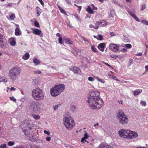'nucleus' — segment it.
Returning <instances> with one entry per match:
<instances>
[{
	"label": "nucleus",
	"mask_w": 148,
	"mask_h": 148,
	"mask_svg": "<svg viewBox=\"0 0 148 148\" xmlns=\"http://www.w3.org/2000/svg\"><path fill=\"white\" fill-rule=\"evenodd\" d=\"M100 94L99 92L97 90L92 91L89 93L87 102L91 109H99L103 105V102L100 97Z\"/></svg>",
	"instance_id": "nucleus-1"
},
{
	"label": "nucleus",
	"mask_w": 148,
	"mask_h": 148,
	"mask_svg": "<svg viewBox=\"0 0 148 148\" xmlns=\"http://www.w3.org/2000/svg\"><path fill=\"white\" fill-rule=\"evenodd\" d=\"M119 136L123 138H126L129 139H132L136 138L138 136V134L134 131H132L130 130L121 129L119 131Z\"/></svg>",
	"instance_id": "nucleus-2"
},
{
	"label": "nucleus",
	"mask_w": 148,
	"mask_h": 148,
	"mask_svg": "<svg viewBox=\"0 0 148 148\" xmlns=\"http://www.w3.org/2000/svg\"><path fill=\"white\" fill-rule=\"evenodd\" d=\"M65 88V86L63 84L56 85L51 89L50 94L52 96L56 97L64 91Z\"/></svg>",
	"instance_id": "nucleus-3"
},
{
	"label": "nucleus",
	"mask_w": 148,
	"mask_h": 148,
	"mask_svg": "<svg viewBox=\"0 0 148 148\" xmlns=\"http://www.w3.org/2000/svg\"><path fill=\"white\" fill-rule=\"evenodd\" d=\"M33 98L36 101H41L44 99V94L42 90L39 88L34 89L32 92Z\"/></svg>",
	"instance_id": "nucleus-4"
},
{
	"label": "nucleus",
	"mask_w": 148,
	"mask_h": 148,
	"mask_svg": "<svg viewBox=\"0 0 148 148\" xmlns=\"http://www.w3.org/2000/svg\"><path fill=\"white\" fill-rule=\"evenodd\" d=\"M21 70L18 67H14L10 69L9 75L11 80L15 81L21 73Z\"/></svg>",
	"instance_id": "nucleus-5"
},
{
	"label": "nucleus",
	"mask_w": 148,
	"mask_h": 148,
	"mask_svg": "<svg viewBox=\"0 0 148 148\" xmlns=\"http://www.w3.org/2000/svg\"><path fill=\"white\" fill-rule=\"evenodd\" d=\"M116 118L119 122L122 125L127 123L129 121L127 116L121 110L118 111L117 114Z\"/></svg>",
	"instance_id": "nucleus-6"
},
{
	"label": "nucleus",
	"mask_w": 148,
	"mask_h": 148,
	"mask_svg": "<svg viewBox=\"0 0 148 148\" xmlns=\"http://www.w3.org/2000/svg\"><path fill=\"white\" fill-rule=\"evenodd\" d=\"M64 125L68 130L72 129L75 125V123L73 119L71 116H66L63 118Z\"/></svg>",
	"instance_id": "nucleus-7"
},
{
	"label": "nucleus",
	"mask_w": 148,
	"mask_h": 148,
	"mask_svg": "<svg viewBox=\"0 0 148 148\" xmlns=\"http://www.w3.org/2000/svg\"><path fill=\"white\" fill-rule=\"evenodd\" d=\"M29 108L31 112L37 113L41 109V104L39 102L33 101L30 103Z\"/></svg>",
	"instance_id": "nucleus-8"
},
{
	"label": "nucleus",
	"mask_w": 148,
	"mask_h": 148,
	"mask_svg": "<svg viewBox=\"0 0 148 148\" xmlns=\"http://www.w3.org/2000/svg\"><path fill=\"white\" fill-rule=\"evenodd\" d=\"M23 122L25 124V126H26V125H27V127L25 129V128L23 129V131L24 134H25L26 131L28 130H31L32 128L33 127L34 125L31 121L25 120L24 121H23Z\"/></svg>",
	"instance_id": "nucleus-9"
},
{
	"label": "nucleus",
	"mask_w": 148,
	"mask_h": 148,
	"mask_svg": "<svg viewBox=\"0 0 148 148\" xmlns=\"http://www.w3.org/2000/svg\"><path fill=\"white\" fill-rule=\"evenodd\" d=\"M119 45L114 43H111L109 46V48L113 52H116L119 49Z\"/></svg>",
	"instance_id": "nucleus-10"
},
{
	"label": "nucleus",
	"mask_w": 148,
	"mask_h": 148,
	"mask_svg": "<svg viewBox=\"0 0 148 148\" xmlns=\"http://www.w3.org/2000/svg\"><path fill=\"white\" fill-rule=\"evenodd\" d=\"M32 29L33 30V33L34 34L39 36L41 37L43 36V34L40 30L36 28H32Z\"/></svg>",
	"instance_id": "nucleus-11"
},
{
	"label": "nucleus",
	"mask_w": 148,
	"mask_h": 148,
	"mask_svg": "<svg viewBox=\"0 0 148 148\" xmlns=\"http://www.w3.org/2000/svg\"><path fill=\"white\" fill-rule=\"evenodd\" d=\"M16 27L15 30V34L16 36H19L21 34V32L19 28L18 25H16Z\"/></svg>",
	"instance_id": "nucleus-12"
},
{
	"label": "nucleus",
	"mask_w": 148,
	"mask_h": 148,
	"mask_svg": "<svg viewBox=\"0 0 148 148\" xmlns=\"http://www.w3.org/2000/svg\"><path fill=\"white\" fill-rule=\"evenodd\" d=\"M70 69L75 73L78 74L80 73L81 72L80 69L77 66H74L72 67Z\"/></svg>",
	"instance_id": "nucleus-13"
},
{
	"label": "nucleus",
	"mask_w": 148,
	"mask_h": 148,
	"mask_svg": "<svg viewBox=\"0 0 148 148\" xmlns=\"http://www.w3.org/2000/svg\"><path fill=\"white\" fill-rule=\"evenodd\" d=\"M8 41L10 44L12 46H14L16 44V38L14 37L10 38Z\"/></svg>",
	"instance_id": "nucleus-14"
},
{
	"label": "nucleus",
	"mask_w": 148,
	"mask_h": 148,
	"mask_svg": "<svg viewBox=\"0 0 148 148\" xmlns=\"http://www.w3.org/2000/svg\"><path fill=\"white\" fill-rule=\"evenodd\" d=\"M96 25L98 27H103L106 25V22L104 20H101L97 22Z\"/></svg>",
	"instance_id": "nucleus-15"
},
{
	"label": "nucleus",
	"mask_w": 148,
	"mask_h": 148,
	"mask_svg": "<svg viewBox=\"0 0 148 148\" xmlns=\"http://www.w3.org/2000/svg\"><path fill=\"white\" fill-rule=\"evenodd\" d=\"M99 148H113L112 146L107 143H101L99 145Z\"/></svg>",
	"instance_id": "nucleus-16"
},
{
	"label": "nucleus",
	"mask_w": 148,
	"mask_h": 148,
	"mask_svg": "<svg viewBox=\"0 0 148 148\" xmlns=\"http://www.w3.org/2000/svg\"><path fill=\"white\" fill-rule=\"evenodd\" d=\"M105 47V45L104 43H101L97 47L100 51H104Z\"/></svg>",
	"instance_id": "nucleus-17"
},
{
	"label": "nucleus",
	"mask_w": 148,
	"mask_h": 148,
	"mask_svg": "<svg viewBox=\"0 0 148 148\" xmlns=\"http://www.w3.org/2000/svg\"><path fill=\"white\" fill-rule=\"evenodd\" d=\"M142 90L141 89H137L133 91L132 92L134 95L135 96H136L140 94L142 92Z\"/></svg>",
	"instance_id": "nucleus-18"
},
{
	"label": "nucleus",
	"mask_w": 148,
	"mask_h": 148,
	"mask_svg": "<svg viewBox=\"0 0 148 148\" xmlns=\"http://www.w3.org/2000/svg\"><path fill=\"white\" fill-rule=\"evenodd\" d=\"M30 56L29 54V53L27 52L25 54L23 55L22 57L23 59L25 60H28Z\"/></svg>",
	"instance_id": "nucleus-19"
},
{
	"label": "nucleus",
	"mask_w": 148,
	"mask_h": 148,
	"mask_svg": "<svg viewBox=\"0 0 148 148\" xmlns=\"http://www.w3.org/2000/svg\"><path fill=\"white\" fill-rule=\"evenodd\" d=\"M33 62L34 64L35 65H37L40 63L39 60L36 58H34L33 59Z\"/></svg>",
	"instance_id": "nucleus-20"
},
{
	"label": "nucleus",
	"mask_w": 148,
	"mask_h": 148,
	"mask_svg": "<svg viewBox=\"0 0 148 148\" xmlns=\"http://www.w3.org/2000/svg\"><path fill=\"white\" fill-rule=\"evenodd\" d=\"M112 2L113 3L117 5L119 7L121 8H123V6L122 4L119 2H118L115 0H113L112 1Z\"/></svg>",
	"instance_id": "nucleus-21"
},
{
	"label": "nucleus",
	"mask_w": 148,
	"mask_h": 148,
	"mask_svg": "<svg viewBox=\"0 0 148 148\" xmlns=\"http://www.w3.org/2000/svg\"><path fill=\"white\" fill-rule=\"evenodd\" d=\"M37 16H39L41 13L42 12V10L39 7H38L36 8Z\"/></svg>",
	"instance_id": "nucleus-22"
},
{
	"label": "nucleus",
	"mask_w": 148,
	"mask_h": 148,
	"mask_svg": "<svg viewBox=\"0 0 148 148\" xmlns=\"http://www.w3.org/2000/svg\"><path fill=\"white\" fill-rule=\"evenodd\" d=\"M86 10L90 14H92L94 13L92 9H91L89 6H88V8Z\"/></svg>",
	"instance_id": "nucleus-23"
},
{
	"label": "nucleus",
	"mask_w": 148,
	"mask_h": 148,
	"mask_svg": "<svg viewBox=\"0 0 148 148\" xmlns=\"http://www.w3.org/2000/svg\"><path fill=\"white\" fill-rule=\"evenodd\" d=\"M7 82V79L3 77H0V82Z\"/></svg>",
	"instance_id": "nucleus-24"
},
{
	"label": "nucleus",
	"mask_w": 148,
	"mask_h": 148,
	"mask_svg": "<svg viewBox=\"0 0 148 148\" xmlns=\"http://www.w3.org/2000/svg\"><path fill=\"white\" fill-rule=\"evenodd\" d=\"M91 48L92 51L94 52L98 53V51L97 49L95 47L94 45H92Z\"/></svg>",
	"instance_id": "nucleus-25"
},
{
	"label": "nucleus",
	"mask_w": 148,
	"mask_h": 148,
	"mask_svg": "<svg viewBox=\"0 0 148 148\" xmlns=\"http://www.w3.org/2000/svg\"><path fill=\"white\" fill-rule=\"evenodd\" d=\"M58 8L60 12L64 15H66L67 14L65 10L62 8H61L60 6H58Z\"/></svg>",
	"instance_id": "nucleus-26"
},
{
	"label": "nucleus",
	"mask_w": 148,
	"mask_h": 148,
	"mask_svg": "<svg viewBox=\"0 0 148 148\" xmlns=\"http://www.w3.org/2000/svg\"><path fill=\"white\" fill-rule=\"evenodd\" d=\"M109 14L110 16L113 17L115 15L114 11L113 10H111Z\"/></svg>",
	"instance_id": "nucleus-27"
},
{
	"label": "nucleus",
	"mask_w": 148,
	"mask_h": 148,
	"mask_svg": "<svg viewBox=\"0 0 148 148\" xmlns=\"http://www.w3.org/2000/svg\"><path fill=\"white\" fill-rule=\"evenodd\" d=\"M94 37L99 40H102L103 38L102 36L100 34H98L97 35V38L96 36H94Z\"/></svg>",
	"instance_id": "nucleus-28"
},
{
	"label": "nucleus",
	"mask_w": 148,
	"mask_h": 148,
	"mask_svg": "<svg viewBox=\"0 0 148 148\" xmlns=\"http://www.w3.org/2000/svg\"><path fill=\"white\" fill-rule=\"evenodd\" d=\"M89 27L91 28H93L95 29H97L98 28V26L96 25V23H95V25L94 26L92 24H90L89 25Z\"/></svg>",
	"instance_id": "nucleus-29"
},
{
	"label": "nucleus",
	"mask_w": 148,
	"mask_h": 148,
	"mask_svg": "<svg viewBox=\"0 0 148 148\" xmlns=\"http://www.w3.org/2000/svg\"><path fill=\"white\" fill-rule=\"evenodd\" d=\"M95 77L96 79L98 80V81H99L101 83L103 84L104 83V81L102 79H101L100 78H99L97 76H95Z\"/></svg>",
	"instance_id": "nucleus-30"
},
{
	"label": "nucleus",
	"mask_w": 148,
	"mask_h": 148,
	"mask_svg": "<svg viewBox=\"0 0 148 148\" xmlns=\"http://www.w3.org/2000/svg\"><path fill=\"white\" fill-rule=\"evenodd\" d=\"M72 52L75 56L77 55L78 51L77 49H73L72 51Z\"/></svg>",
	"instance_id": "nucleus-31"
},
{
	"label": "nucleus",
	"mask_w": 148,
	"mask_h": 148,
	"mask_svg": "<svg viewBox=\"0 0 148 148\" xmlns=\"http://www.w3.org/2000/svg\"><path fill=\"white\" fill-rule=\"evenodd\" d=\"M32 116L33 118L36 120L39 119L40 118V116L39 115L36 114H32Z\"/></svg>",
	"instance_id": "nucleus-32"
},
{
	"label": "nucleus",
	"mask_w": 148,
	"mask_h": 148,
	"mask_svg": "<svg viewBox=\"0 0 148 148\" xmlns=\"http://www.w3.org/2000/svg\"><path fill=\"white\" fill-rule=\"evenodd\" d=\"M75 18L78 21H79L80 22H81V20L79 18L78 15L77 14H75L74 15Z\"/></svg>",
	"instance_id": "nucleus-33"
},
{
	"label": "nucleus",
	"mask_w": 148,
	"mask_h": 148,
	"mask_svg": "<svg viewBox=\"0 0 148 148\" xmlns=\"http://www.w3.org/2000/svg\"><path fill=\"white\" fill-rule=\"evenodd\" d=\"M71 110H72L73 112L75 111L76 110V108L75 105H71Z\"/></svg>",
	"instance_id": "nucleus-34"
},
{
	"label": "nucleus",
	"mask_w": 148,
	"mask_h": 148,
	"mask_svg": "<svg viewBox=\"0 0 148 148\" xmlns=\"http://www.w3.org/2000/svg\"><path fill=\"white\" fill-rule=\"evenodd\" d=\"M66 43L71 44L72 43V42L70 40L69 38H66L65 39Z\"/></svg>",
	"instance_id": "nucleus-35"
},
{
	"label": "nucleus",
	"mask_w": 148,
	"mask_h": 148,
	"mask_svg": "<svg viewBox=\"0 0 148 148\" xmlns=\"http://www.w3.org/2000/svg\"><path fill=\"white\" fill-rule=\"evenodd\" d=\"M8 145L10 146H11L14 145V143L13 141H9L8 143Z\"/></svg>",
	"instance_id": "nucleus-36"
},
{
	"label": "nucleus",
	"mask_w": 148,
	"mask_h": 148,
	"mask_svg": "<svg viewBox=\"0 0 148 148\" xmlns=\"http://www.w3.org/2000/svg\"><path fill=\"white\" fill-rule=\"evenodd\" d=\"M141 105L145 107L146 106V103L145 101H141L140 102Z\"/></svg>",
	"instance_id": "nucleus-37"
},
{
	"label": "nucleus",
	"mask_w": 148,
	"mask_h": 148,
	"mask_svg": "<svg viewBox=\"0 0 148 148\" xmlns=\"http://www.w3.org/2000/svg\"><path fill=\"white\" fill-rule=\"evenodd\" d=\"M0 42H1L3 43V44L1 45V47L2 48H4L6 47V44L5 43V44L2 40H0Z\"/></svg>",
	"instance_id": "nucleus-38"
},
{
	"label": "nucleus",
	"mask_w": 148,
	"mask_h": 148,
	"mask_svg": "<svg viewBox=\"0 0 148 148\" xmlns=\"http://www.w3.org/2000/svg\"><path fill=\"white\" fill-rule=\"evenodd\" d=\"M15 17V15L14 14H12L10 16V19L11 20H13L14 19Z\"/></svg>",
	"instance_id": "nucleus-39"
},
{
	"label": "nucleus",
	"mask_w": 148,
	"mask_h": 148,
	"mask_svg": "<svg viewBox=\"0 0 148 148\" xmlns=\"http://www.w3.org/2000/svg\"><path fill=\"white\" fill-rule=\"evenodd\" d=\"M141 22L142 23H143L145 24L146 25H148V21H147L146 20H142L141 21Z\"/></svg>",
	"instance_id": "nucleus-40"
},
{
	"label": "nucleus",
	"mask_w": 148,
	"mask_h": 148,
	"mask_svg": "<svg viewBox=\"0 0 148 148\" xmlns=\"http://www.w3.org/2000/svg\"><path fill=\"white\" fill-rule=\"evenodd\" d=\"M128 12L129 14L132 17L135 15L134 13L132 11H129Z\"/></svg>",
	"instance_id": "nucleus-41"
},
{
	"label": "nucleus",
	"mask_w": 148,
	"mask_h": 148,
	"mask_svg": "<svg viewBox=\"0 0 148 148\" xmlns=\"http://www.w3.org/2000/svg\"><path fill=\"white\" fill-rule=\"evenodd\" d=\"M125 46L127 48L130 49L132 48V46L131 44H127L125 45Z\"/></svg>",
	"instance_id": "nucleus-42"
},
{
	"label": "nucleus",
	"mask_w": 148,
	"mask_h": 148,
	"mask_svg": "<svg viewBox=\"0 0 148 148\" xmlns=\"http://www.w3.org/2000/svg\"><path fill=\"white\" fill-rule=\"evenodd\" d=\"M58 107H59V106L58 105H54L53 106V110H56L58 109Z\"/></svg>",
	"instance_id": "nucleus-43"
},
{
	"label": "nucleus",
	"mask_w": 148,
	"mask_h": 148,
	"mask_svg": "<svg viewBox=\"0 0 148 148\" xmlns=\"http://www.w3.org/2000/svg\"><path fill=\"white\" fill-rule=\"evenodd\" d=\"M133 17L137 21L139 22L140 21V20L135 15Z\"/></svg>",
	"instance_id": "nucleus-44"
},
{
	"label": "nucleus",
	"mask_w": 148,
	"mask_h": 148,
	"mask_svg": "<svg viewBox=\"0 0 148 148\" xmlns=\"http://www.w3.org/2000/svg\"><path fill=\"white\" fill-rule=\"evenodd\" d=\"M34 25L38 27H40L39 23L36 21H35L34 22Z\"/></svg>",
	"instance_id": "nucleus-45"
},
{
	"label": "nucleus",
	"mask_w": 148,
	"mask_h": 148,
	"mask_svg": "<svg viewBox=\"0 0 148 148\" xmlns=\"http://www.w3.org/2000/svg\"><path fill=\"white\" fill-rule=\"evenodd\" d=\"M58 42L60 44H62V37H59L58 38Z\"/></svg>",
	"instance_id": "nucleus-46"
},
{
	"label": "nucleus",
	"mask_w": 148,
	"mask_h": 148,
	"mask_svg": "<svg viewBox=\"0 0 148 148\" xmlns=\"http://www.w3.org/2000/svg\"><path fill=\"white\" fill-rule=\"evenodd\" d=\"M88 80L92 82L94 80V79L93 77H90L88 78Z\"/></svg>",
	"instance_id": "nucleus-47"
},
{
	"label": "nucleus",
	"mask_w": 148,
	"mask_h": 148,
	"mask_svg": "<svg viewBox=\"0 0 148 148\" xmlns=\"http://www.w3.org/2000/svg\"><path fill=\"white\" fill-rule=\"evenodd\" d=\"M0 148H7L6 145L5 144H3L1 145L0 146Z\"/></svg>",
	"instance_id": "nucleus-48"
},
{
	"label": "nucleus",
	"mask_w": 148,
	"mask_h": 148,
	"mask_svg": "<svg viewBox=\"0 0 148 148\" xmlns=\"http://www.w3.org/2000/svg\"><path fill=\"white\" fill-rule=\"evenodd\" d=\"M12 4V3H8L6 5V7H11Z\"/></svg>",
	"instance_id": "nucleus-49"
},
{
	"label": "nucleus",
	"mask_w": 148,
	"mask_h": 148,
	"mask_svg": "<svg viewBox=\"0 0 148 148\" xmlns=\"http://www.w3.org/2000/svg\"><path fill=\"white\" fill-rule=\"evenodd\" d=\"M44 132L48 136L50 134V133L49 131H46L45 130H44Z\"/></svg>",
	"instance_id": "nucleus-50"
},
{
	"label": "nucleus",
	"mask_w": 148,
	"mask_h": 148,
	"mask_svg": "<svg viewBox=\"0 0 148 148\" xmlns=\"http://www.w3.org/2000/svg\"><path fill=\"white\" fill-rule=\"evenodd\" d=\"M10 100H11L13 101L14 102H15L16 101V99L14 98L13 96H12L11 97H10Z\"/></svg>",
	"instance_id": "nucleus-51"
},
{
	"label": "nucleus",
	"mask_w": 148,
	"mask_h": 148,
	"mask_svg": "<svg viewBox=\"0 0 148 148\" xmlns=\"http://www.w3.org/2000/svg\"><path fill=\"white\" fill-rule=\"evenodd\" d=\"M91 6H92V8L94 10H97V7L95 6V5L92 4L91 5Z\"/></svg>",
	"instance_id": "nucleus-52"
},
{
	"label": "nucleus",
	"mask_w": 148,
	"mask_h": 148,
	"mask_svg": "<svg viewBox=\"0 0 148 148\" xmlns=\"http://www.w3.org/2000/svg\"><path fill=\"white\" fill-rule=\"evenodd\" d=\"M46 140L47 141H50L51 140V137L49 136H48L46 138Z\"/></svg>",
	"instance_id": "nucleus-53"
},
{
	"label": "nucleus",
	"mask_w": 148,
	"mask_h": 148,
	"mask_svg": "<svg viewBox=\"0 0 148 148\" xmlns=\"http://www.w3.org/2000/svg\"><path fill=\"white\" fill-rule=\"evenodd\" d=\"M88 136H88L87 134V133H85L84 135V137H83L85 139H87L88 138Z\"/></svg>",
	"instance_id": "nucleus-54"
},
{
	"label": "nucleus",
	"mask_w": 148,
	"mask_h": 148,
	"mask_svg": "<svg viewBox=\"0 0 148 148\" xmlns=\"http://www.w3.org/2000/svg\"><path fill=\"white\" fill-rule=\"evenodd\" d=\"M82 39L84 40V41H85V42H89V41L86 38H85L84 37H82Z\"/></svg>",
	"instance_id": "nucleus-55"
},
{
	"label": "nucleus",
	"mask_w": 148,
	"mask_h": 148,
	"mask_svg": "<svg viewBox=\"0 0 148 148\" xmlns=\"http://www.w3.org/2000/svg\"><path fill=\"white\" fill-rule=\"evenodd\" d=\"M34 72L35 73L40 74L41 73V71L39 70H37L36 71H34Z\"/></svg>",
	"instance_id": "nucleus-56"
},
{
	"label": "nucleus",
	"mask_w": 148,
	"mask_h": 148,
	"mask_svg": "<svg viewBox=\"0 0 148 148\" xmlns=\"http://www.w3.org/2000/svg\"><path fill=\"white\" fill-rule=\"evenodd\" d=\"M133 62V60L132 59H129V64L130 65H131Z\"/></svg>",
	"instance_id": "nucleus-57"
},
{
	"label": "nucleus",
	"mask_w": 148,
	"mask_h": 148,
	"mask_svg": "<svg viewBox=\"0 0 148 148\" xmlns=\"http://www.w3.org/2000/svg\"><path fill=\"white\" fill-rule=\"evenodd\" d=\"M145 8V4L142 5L141 8V10L143 11Z\"/></svg>",
	"instance_id": "nucleus-58"
},
{
	"label": "nucleus",
	"mask_w": 148,
	"mask_h": 148,
	"mask_svg": "<svg viewBox=\"0 0 148 148\" xmlns=\"http://www.w3.org/2000/svg\"><path fill=\"white\" fill-rule=\"evenodd\" d=\"M142 54L141 53H139L136 54V55L138 56H142Z\"/></svg>",
	"instance_id": "nucleus-59"
},
{
	"label": "nucleus",
	"mask_w": 148,
	"mask_h": 148,
	"mask_svg": "<svg viewBox=\"0 0 148 148\" xmlns=\"http://www.w3.org/2000/svg\"><path fill=\"white\" fill-rule=\"evenodd\" d=\"M40 2V3L42 5H44V3L42 1V0H38Z\"/></svg>",
	"instance_id": "nucleus-60"
},
{
	"label": "nucleus",
	"mask_w": 148,
	"mask_h": 148,
	"mask_svg": "<svg viewBox=\"0 0 148 148\" xmlns=\"http://www.w3.org/2000/svg\"><path fill=\"white\" fill-rule=\"evenodd\" d=\"M85 138L83 137L81 139V142L82 143H84V141L86 142V140Z\"/></svg>",
	"instance_id": "nucleus-61"
},
{
	"label": "nucleus",
	"mask_w": 148,
	"mask_h": 148,
	"mask_svg": "<svg viewBox=\"0 0 148 148\" xmlns=\"http://www.w3.org/2000/svg\"><path fill=\"white\" fill-rule=\"evenodd\" d=\"M17 148H26L24 145H20Z\"/></svg>",
	"instance_id": "nucleus-62"
},
{
	"label": "nucleus",
	"mask_w": 148,
	"mask_h": 148,
	"mask_svg": "<svg viewBox=\"0 0 148 148\" xmlns=\"http://www.w3.org/2000/svg\"><path fill=\"white\" fill-rule=\"evenodd\" d=\"M145 71L148 72V65H146L145 66Z\"/></svg>",
	"instance_id": "nucleus-63"
},
{
	"label": "nucleus",
	"mask_w": 148,
	"mask_h": 148,
	"mask_svg": "<svg viewBox=\"0 0 148 148\" xmlns=\"http://www.w3.org/2000/svg\"><path fill=\"white\" fill-rule=\"evenodd\" d=\"M110 35L112 36H115V34L113 32H110Z\"/></svg>",
	"instance_id": "nucleus-64"
}]
</instances>
